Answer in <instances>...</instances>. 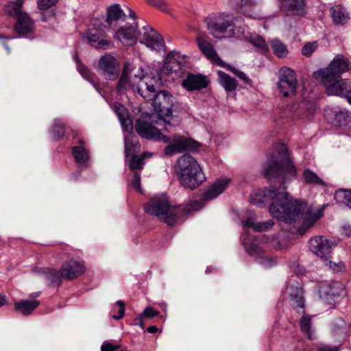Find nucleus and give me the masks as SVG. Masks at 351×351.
Listing matches in <instances>:
<instances>
[{
  "label": "nucleus",
  "mask_w": 351,
  "mask_h": 351,
  "mask_svg": "<svg viewBox=\"0 0 351 351\" xmlns=\"http://www.w3.org/2000/svg\"><path fill=\"white\" fill-rule=\"evenodd\" d=\"M264 176L279 182V188L271 186L254 191L250 196L251 204L263 208L269 204L270 215L279 221L291 224L302 214L306 206L298 199L289 197L287 184L297 176V169L292 162L287 147L284 143L276 145L263 165Z\"/></svg>",
  "instance_id": "1"
},
{
  "label": "nucleus",
  "mask_w": 351,
  "mask_h": 351,
  "mask_svg": "<svg viewBox=\"0 0 351 351\" xmlns=\"http://www.w3.org/2000/svg\"><path fill=\"white\" fill-rule=\"evenodd\" d=\"M229 182L228 178L215 182L202 194L199 200H195L189 204L171 205L166 199L154 197L145 205L144 209L147 213L158 217L169 226H173L193 211L202 208L207 201L222 193Z\"/></svg>",
  "instance_id": "2"
},
{
  "label": "nucleus",
  "mask_w": 351,
  "mask_h": 351,
  "mask_svg": "<svg viewBox=\"0 0 351 351\" xmlns=\"http://www.w3.org/2000/svg\"><path fill=\"white\" fill-rule=\"evenodd\" d=\"M349 69V60L343 56H337L328 67L315 71L313 76L325 87L328 95L344 97L351 105V86L341 77L342 73Z\"/></svg>",
  "instance_id": "3"
},
{
  "label": "nucleus",
  "mask_w": 351,
  "mask_h": 351,
  "mask_svg": "<svg viewBox=\"0 0 351 351\" xmlns=\"http://www.w3.org/2000/svg\"><path fill=\"white\" fill-rule=\"evenodd\" d=\"M176 170L180 184L191 190L199 186L206 179L197 161L189 154H185L178 159Z\"/></svg>",
  "instance_id": "4"
},
{
  "label": "nucleus",
  "mask_w": 351,
  "mask_h": 351,
  "mask_svg": "<svg viewBox=\"0 0 351 351\" xmlns=\"http://www.w3.org/2000/svg\"><path fill=\"white\" fill-rule=\"evenodd\" d=\"M176 98L167 90L159 91L156 95L152 106L158 119L166 125L176 126L179 123L177 116L173 114Z\"/></svg>",
  "instance_id": "5"
},
{
  "label": "nucleus",
  "mask_w": 351,
  "mask_h": 351,
  "mask_svg": "<svg viewBox=\"0 0 351 351\" xmlns=\"http://www.w3.org/2000/svg\"><path fill=\"white\" fill-rule=\"evenodd\" d=\"M228 15L224 13L212 14L206 19V26L210 33L215 38H232L235 36L234 23L226 19Z\"/></svg>",
  "instance_id": "6"
},
{
  "label": "nucleus",
  "mask_w": 351,
  "mask_h": 351,
  "mask_svg": "<svg viewBox=\"0 0 351 351\" xmlns=\"http://www.w3.org/2000/svg\"><path fill=\"white\" fill-rule=\"evenodd\" d=\"M200 143L194 139L181 135H174L171 141L165 147L164 154L167 156H172L185 152L198 151Z\"/></svg>",
  "instance_id": "7"
},
{
  "label": "nucleus",
  "mask_w": 351,
  "mask_h": 351,
  "mask_svg": "<svg viewBox=\"0 0 351 351\" xmlns=\"http://www.w3.org/2000/svg\"><path fill=\"white\" fill-rule=\"evenodd\" d=\"M95 68L97 72L107 80H115L120 75L119 61L110 53L101 56Z\"/></svg>",
  "instance_id": "8"
},
{
  "label": "nucleus",
  "mask_w": 351,
  "mask_h": 351,
  "mask_svg": "<svg viewBox=\"0 0 351 351\" xmlns=\"http://www.w3.org/2000/svg\"><path fill=\"white\" fill-rule=\"evenodd\" d=\"M298 86V80L295 71L287 66L282 67L279 71L277 87L279 92L285 97L295 95Z\"/></svg>",
  "instance_id": "9"
},
{
  "label": "nucleus",
  "mask_w": 351,
  "mask_h": 351,
  "mask_svg": "<svg viewBox=\"0 0 351 351\" xmlns=\"http://www.w3.org/2000/svg\"><path fill=\"white\" fill-rule=\"evenodd\" d=\"M180 58L179 53L176 51H170L167 53L163 66L158 73V77L160 82L166 81V75L169 76L175 73V77H180L183 73L182 67L184 62L179 60Z\"/></svg>",
  "instance_id": "10"
},
{
  "label": "nucleus",
  "mask_w": 351,
  "mask_h": 351,
  "mask_svg": "<svg viewBox=\"0 0 351 351\" xmlns=\"http://www.w3.org/2000/svg\"><path fill=\"white\" fill-rule=\"evenodd\" d=\"M286 292L291 307L298 313H305V298L301 283L295 280H289L287 284Z\"/></svg>",
  "instance_id": "11"
},
{
  "label": "nucleus",
  "mask_w": 351,
  "mask_h": 351,
  "mask_svg": "<svg viewBox=\"0 0 351 351\" xmlns=\"http://www.w3.org/2000/svg\"><path fill=\"white\" fill-rule=\"evenodd\" d=\"M280 11L286 16H304L307 13L306 0H277Z\"/></svg>",
  "instance_id": "12"
},
{
  "label": "nucleus",
  "mask_w": 351,
  "mask_h": 351,
  "mask_svg": "<svg viewBox=\"0 0 351 351\" xmlns=\"http://www.w3.org/2000/svg\"><path fill=\"white\" fill-rule=\"evenodd\" d=\"M344 294V286L339 281H333L331 282H324L319 286V295L321 299L328 304H332L336 298Z\"/></svg>",
  "instance_id": "13"
},
{
  "label": "nucleus",
  "mask_w": 351,
  "mask_h": 351,
  "mask_svg": "<svg viewBox=\"0 0 351 351\" xmlns=\"http://www.w3.org/2000/svg\"><path fill=\"white\" fill-rule=\"evenodd\" d=\"M87 42L97 49H107L109 48L110 41L102 26L88 29L85 32Z\"/></svg>",
  "instance_id": "14"
},
{
  "label": "nucleus",
  "mask_w": 351,
  "mask_h": 351,
  "mask_svg": "<svg viewBox=\"0 0 351 351\" xmlns=\"http://www.w3.org/2000/svg\"><path fill=\"white\" fill-rule=\"evenodd\" d=\"M325 116L327 121L335 127L351 129V113L347 110L334 108L326 112Z\"/></svg>",
  "instance_id": "15"
},
{
  "label": "nucleus",
  "mask_w": 351,
  "mask_h": 351,
  "mask_svg": "<svg viewBox=\"0 0 351 351\" xmlns=\"http://www.w3.org/2000/svg\"><path fill=\"white\" fill-rule=\"evenodd\" d=\"M209 84L207 76L201 73H188L182 82V86L188 92L200 91L206 88Z\"/></svg>",
  "instance_id": "16"
},
{
  "label": "nucleus",
  "mask_w": 351,
  "mask_h": 351,
  "mask_svg": "<svg viewBox=\"0 0 351 351\" xmlns=\"http://www.w3.org/2000/svg\"><path fill=\"white\" fill-rule=\"evenodd\" d=\"M143 34L140 42L153 50L160 51L165 47L162 36L149 26L143 27Z\"/></svg>",
  "instance_id": "17"
},
{
  "label": "nucleus",
  "mask_w": 351,
  "mask_h": 351,
  "mask_svg": "<svg viewBox=\"0 0 351 351\" xmlns=\"http://www.w3.org/2000/svg\"><path fill=\"white\" fill-rule=\"evenodd\" d=\"M84 271L85 265L84 263L74 259L63 263L60 269L61 276L69 280L78 278Z\"/></svg>",
  "instance_id": "18"
},
{
  "label": "nucleus",
  "mask_w": 351,
  "mask_h": 351,
  "mask_svg": "<svg viewBox=\"0 0 351 351\" xmlns=\"http://www.w3.org/2000/svg\"><path fill=\"white\" fill-rule=\"evenodd\" d=\"M309 250L317 256L328 259L330 257L331 246L328 239L323 237H316L308 241Z\"/></svg>",
  "instance_id": "19"
},
{
  "label": "nucleus",
  "mask_w": 351,
  "mask_h": 351,
  "mask_svg": "<svg viewBox=\"0 0 351 351\" xmlns=\"http://www.w3.org/2000/svg\"><path fill=\"white\" fill-rule=\"evenodd\" d=\"M73 136V143H78V145L72 147V155L79 167L85 165L89 159L88 152L84 147V141L77 136V133L72 130Z\"/></svg>",
  "instance_id": "20"
},
{
  "label": "nucleus",
  "mask_w": 351,
  "mask_h": 351,
  "mask_svg": "<svg viewBox=\"0 0 351 351\" xmlns=\"http://www.w3.org/2000/svg\"><path fill=\"white\" fill-rule=\"evenodd\" d=\"M141 33L137 30V24L134 23L126 27H121L115 34L118 38L124 45L130 46L136 43L137 37Z\"/></svg>",
  "instance_id": "21"
},
{
  "label": "nucleus",
  "mask_w": 351,
  "mask_h": 351,
  "mask_svg": "<svg viewBox=\"0 0 351 351\" xmlns=\"http://www.w3.org/2000/svg\"><path fill=\"white\" fill-rule=\"evenodd\" d=\"M313 104L302 101L300 104H293L291 107V117L293 119H310L315 111Z\"/></svg>",
  "instance_id": "22"
},
{
  "label": "nucleus",
  "mask_w": 351,
  "mask_h": 351,
  "mask_svg": "<svg viewBox=\"0 0 351 351\" xmlns=\"http://www.w3.org/2000/svg\"><path fill=\"white\" fill-rule=\"evenodd\" d=\"M14 29L20 37H26L29 34L32 33L34 22L27 14H20L17 18Z\"/></svg>",
  "instance_id": "23"
},
{
  "label": "nucleus",
  "mask_w": 351,
  "mask_h": 351,
  "mask_svg": "<svg viewBox=\"0 0 351 351\" xmlns=\"http://www.w3.org/2000/svg\"><path fill=\"white\" fill-rule=\"evenodd\" d=\"M130 73V64L128 62H125L123 65L120 78L119 79L116 86V90L118 93L124 94L129 89L133 88V85L129 77Z\"/></svg>",
  "instance_id": "24"
},
{
  "label": "nucleus",
  "mask_w": 351,
  "mask_h": 351,
  "mask_svg": "<svg viewBox=\"0 0 351 351\" xmlns=\"http://www.w3.org/2000/svg\"><path fill=\"white\" fill-rule=\"evenodd\" d=\"M157 317L164 322L163 316L160 312L151 306L145 307L143 312L136 316L134 319V325L139 326L142 329H145V322L147 319H151Z\"/></svg>",
  "instance_id": "25"
},
{
  "label": "nucleus",
  "mask_w": 351,
  "mask_h": 351,
  "mask_svg": "<svg viewBox=\"0 0 351 351\" xmlns=\"http://www.w3.org/2000/svg\"><path fill=\"white\" fill-rule=\"evenodd\" d=\"M197 44L199 49L208 59L214 61L218 65H224L223 62L218 56L216 51L210 43L204 38H198Z\"/></svg>",
  "instance_id": "26"
},
{
  "label": "nucleus",
  "mask_w": 351,
  "mask_h": 351,
  "mask_svg": "<svg viewBox=\"0 0 351 351\" xmlns=\"http://www.w3.org/2000/svg\"><path fill=\"white\" fill-rule=\"evenodd\" d=\"M158 128L148 121L138 119L135 123V130L137 134L143 138L152 140Z\"/></svg>",
  "instance_id": "27"
},
{
  "label": "nucleus",
  "mask_w": 351,
  "mask_h": 351,
  "mask_svg": "<svg viewBox=\"0 0 351 351\" xmlns=\"http://www.w3.org/2000/svg\"><path fill=\"white\" fill-rule=\"evenodd\" d=\"M330 16L332 22L336 25H343L349 19V13L342 5H336L330 9Z\"/></svg>",
  "instance_id": "28"
},
{
  "label": "nucleus",
  "mask_w": 351,
  "mask_h": 351,
  "mask_svg": "<svg viewBox=\"0 0 351 351\" xmlns=\"http://www.w3.org/2000/svg\"><path fill=\"white\" fill-rule=\"evenodd\" d=\"M125 14L121 9L119 4H114L107 9L106 23L110 27H112L114 23H117L120 19H125Z\"/></svg>",
  "instance_id": "29"
},
{
  "label": "nucleus",
  "mask_w": 351,
  "mask_h": 351,
  "mask_svg": "<svg viewBox=\"0 0 351 351\" xmlns=\"http://www.w3.org/2000/svg\"><path fill=\"white\" fill-rule=\"evenodd\" d=\"M45 280L49 282V286L51 287H59L62 285V279L60 272L53 268L45 267L41 269Z\"/></svg>",
  "instance_id": "30"
},
{
  "label": "nucleus",
  "mask_w": 351,
  "mask_h": 351,
  "mask_svg": "<svg viewBox=\"0 0 351 351\" xmlns=\"http://www.w3.org/2000/svg\"><path fill=\"white\" fill-rule=\"evenodd\" d=\"M40 302L34 300H22L14 303V309L23 315L27 316L32 313L38 306Z\"/></svg>",
  "instance_id": "31"
},
{
  "label": "nucleus",
  "mask_w": 351,
  "mask_h": 351,
  "mask_svg": "<svg viewBox=\"0 0 351 351\" xmlns=\"http://www.w3.org/2000/svg\"><path fill=\"white\" fill-rule=\"evenodd\" d=\"M230 5L237 13L250 16L253 8V1L252 0H231Z\"/></svg>",
  "instance_id": "32"
},
{
  "label": "nucleus",
  "mask_w": 351,
  "mask_h": 351,
  "mask_svg": "<svg viewBox=\"0 0 351 351\" xmlns=\"http://www.w3.org/2000/svg\"><path fill=\"white\" fill-rule=\"evenodd\" d=\"M140 147L141 145L136 135L131 133L125 136V154L126 158L129 157L130 155L132 156V154H136Z\"/></svg>",
  "instance_id": "33"
},
{
  "label": "nucleus",
  "mask_w": 351,
  "mask_h": 351,
  "mask_svg": "<svg viewBox=\"0 0 351 351\" xmlns=\"http://www.w3.org/2000/svg\"><path fill=\"white\" fill-rule=\"evenodd\" d=\"M217 74L219 83L226 92H232L236 90L238 82L234 77L221 71H219Z\"/></svg>",
  "instance_id": "34"
},
{
  "label": "nucleus",
  "mask_w": 351,
  "mask_h": 351,
  "mask_svg": "<svg viewBox=\"0 0 351 351\" xmlns=\"http://www.w3.org/2000/svg\"><path fill=\"white\" fill-rule=\"evenodd\" d=\"M274 225V222L272 220H268L261 223H254L252 218H247L244 221V226L248 228H252L256 232H264L271 228Z\"/></svg>",
  "instance_id": "35"
},
{
  "label": "nucleus",
  "mask_w": 351,
  "mask_h": 351,
  "mask_svg": "<svg viewBox=\"0 0 351 351\" xmlns=\"http://www.w3.org/2000/svg\"><path fill=\"white\" fill-rule=\"evenodd\" d=\"M23 5V0L10 1L5 6V12L10 16H16L18 18L20 14H27L21 11Z\"/></svg>",
  "instance_id": "36"
},
{
  "label": "nucleus",
  "mask_w": 351,
  "mask_h": 351,
  "mask_svg": "<svg viewBox=\"0 0 351 351\" xmlns=\"http://www.w3.org/2000/svg\"><path fill=\"white\" fill-rule=\"evenodd\" d=\"M271 47L273 53L279 58L287 57L289 50L287 46L279 39L276 38L271 41Z\"/></svg>",
  "instance_id": "37"
},
{
  "label": "nucleus",
  "mask_w": 351,
  "mask_h": 351,
  "mask_svg": "<svg viewBox=\"0 0 351 351\" xmlns=\"http://www.w3.org/2000/svg\"><path fill=\"white\" fill-rule=\"evenodd\" d=\"M50 134L53 140L60 141L65 135L64 123L60 119H56L50 130Z\"/></svg>",
  "instance_id": "38"
},
{
  "label": "nucleus",
  "mask_w": 351,
  "mask_h": 351,
  "mask_svg": "<svg viewBox=\"0 0 351 351\" xmlns=\"http://www.w3.org/2000/svg\"><path fill=\"white\" fill-rule=\"evenodd\" d=\"M334 198L337 202L345 204L351 209V189H339L337 190Z\"/></svg>",
  "instance_id": "39"
},
{
  "label": "nucleus",
  "mask_w": 351,
  "mask_h": 351,
  "mask_svg": "<svg viewBox=\"0 0 351 351\" xmlns=\"http://www.w3.org/2000/svg\"><path fill=\"white\" fill-rule=\"evenodd\" d=\"M247 41L257 48L262 53L269 52V48L266 44L265 40L261 36H251L247 38Z\"/></svg>",
  "instance_id": "40"
},
{
  "label": "nucleus",
  "mask_w": 351,
  "mask_h": 351,
  "mask_svg": "<svg viewBox=\"0 0 351 351\" xmlns=\"http://www.w3.org/2000/svg\"><path fill=\"white\" fill-rule=\"evenodd\" d=\"M324 215V208L317 210L315 213L308 211L303 219L302 223L307 228L312 227L314 223Z\"/></svg>",
  "instance_id": "41"
},
{
  "label": "nucleus",
  "mask_w": 351,
  "mask_h": 351,
  "mask_svg": "<svg viewBox=\"0 0 351 351\" xmlns=\"http://www.w3.org/2000/svg\"><path fill=\"white\" fill-rule=\"evenodd\" d=\"M304 181L307 184L325 186L324 182L313 171L305 169L302 173Z\"/></svg>",
  "instance_id": "42"
},
{
  "label": "nucleus",
  "mask_w": 351,
  "mask_h": 351,
  "mask_svg": "<svg viewBox=\"0 0 351 351\" xmlns=\"http://www.w3.org/2000/svg\"><path fill=\"white\" fill-rule=\"evenodd\" d=\"M145 154L146 152H144L142 155L139 156L136 154H132L128 164V166L132 171L135 172L136 171L143 169L145 164L144 158Z\"/></svg>",
  "instance_id": "43"
},
{
  "label": "nucleus",
  "mask_w": 351,
  "mask_h": 351,
  "mask_svg": "<svg viewBox=\"0 0 351 351\" xmlns=\"http://www.w3.org/2000/svg\"><path fill=\"white\" fill-rule=\"evenodd\" d=\"M301 317L299 322L301 331L305 334L309 339H313L311 332V317L308 315H304Z\"/></svg>",
  "instance_id": "44"
},
{
  "label": "nucleus",
  "mask_w": 351,
  "mask_h": 351,
  "mask_svg": "<svg viewBox=\"0 0 351 351\" xmlns=\"http://www.w3.org/2000/svg\"><path fill=\"white\" fill-rule=\"evenodd\" d=\"M243 245L247 253L251 256L258 254L261 252V248L255 240L251 241L248 239L247 241H245Z\"/></svg>",
  "instance_id": "45"
},
{
  "label": "nucleus",
  "mask_w": 351,
  "mask_h": 351,
  "mask_svg": "<svg viewBox=\"0 0 351 351\" xmlns=\"http://www.w3.org/2000/svg\"><path fill=\"white\" fill-rule=\"evenodd\" d=\"M229 70L235 76H237L238 78H239L245 85L252 86V80L248 76H247V75L244 72H243L233 66H230Z\"/></svg>",
  "instance_id": "46"
},
{
  "label": "nucleus",
  "mask_w": 351,
  "mask_h": 351,
  "mask_svg": "<svg viewBox=\"0 0 351 351\" xmlns=\"http://www.w3.org/2000/svg\"><path fill=\"white\" fill-rule=\"evenodd\" d=\"M77 69L78 72L86 79L89 80L91 78L93 73L88 69V68L82 63L77 58L76 60Z\"/></svg>",
  "instance_id": "47"
},
{
  "label": "nucleus",
  "mask_w": 351,
  "mask_h": 351,
  "mask_svg": "<svg viewBox=\"0 0 351 351\" xmlns=\"http://www.w3.org/2000/svg\"><path fill=\"white\" fill-rule=\"evenodd\" d=\"M318 44L316 41L305 44L302 49V53L306 57H310L317 49Z\"/></svg>",
  "instance_id": "48"
},
{
  "label": "nucleus",
  "mask_w": 351,
  "mask_h": 351,
  "mask_svg": "<svg viewBox=\"0 0 351 351\" xmlns=\"http://www.w3.org/2000/svg\"><path fill=\"white\" fill-rule=\"evenodd\" d=\"M137 92L145 100L147 101H153L156 95H157L148 92L147 89L144 88L143 86H141L140 85L137 86Z\"/></svg>",
  "instance_id": "49"
},
{
  "label": "nucleus",
  "mask_w": 351,
  "mask_h": 351,
  "mask_svg": "<svg viewBox=\"0 0 351 351\" xmlns=\"http://www.w3.org/2000/svg\"><path fill=\"white\" fill-rule=\"evenodd\" d=\"M58 2V0H38L37 4L39 10H45L53 5Z\"/></svg>",
  "instance_id": "50"
},
{
  "label": "nucleus",
  "mask_w": 351,
  "mask_h": 351,
  "mask_svg": "<svg viewBox=\"0 0 351 351\" xmlns=\"http://www.w3.org/2000/svg\"><path fill=\"white\" fill-rule=\"evenodd\" d=\"M116 304L119 306V311H118V315H113L112 316V317L114 319H117H117H121L124 316L125 311V303L122 300H118L116 302Z\"/></svg>",
  "instance_id": "51"
},
{
  "label": "nucleus",
  "mask_w": 351,
  "mask_h": 351,
  "mask_svg": "<svg viewBox=\"0 0 351 351\" xmlns=\"http://www.w3.org/2000/svg\"><path fill=\"white\" fill-rule=\"evenodd\" d=\"M147 1L149 4L162 11H166L167 9V4L165 0H147Z\"/></svg>",
  "instance_id": "52"
},
{
  "label": "nucleus",
  "mask_w": 351,
  "mask_h": 351,
  "mask_svg": "<svg viewBox=\"0 0 351 351\" xmlns=\"http://www.w3.org/2000/svg\"><path fill=\"white\" fill-rule=\"evenodd\" d=\"M119 120L121 122V125L123 126V130H125L127 132H129L130 134H131L133 130V123L132 120L126 117L121 118Z\"/></svg>",
  "instance_id": "53"
},
{
  "label": "nucleus",
  "mask_w": 351,
  "mask_h": 351,
  "mask_svg": "<svg viewBox=\"0 0 351 351\" xmlns=\"http://www.w3.org/2000/svg\"><path fill=\"white\" fill-rule=\"evenodd\" d=\"M132 185L138 192H141V175L136 171L134 172L133 178L132 180Z\"/></svg>",
  "instance_id": "54"
},
{
  "label": "nucleus",
  "mask_w": 351,
  "mask_h": 351,
  "mask_svg": "<svg viewBox=\"0 0 351 351\" xmlns=\"http://www.w3.org/2000/svg\"><path fill=\"white\" fill-rule=\"evenodd\" d=\"M156 131L157 132H156L154 134V138H153L152 140L162 142L165 143H169L171 142V139L169 136L162 134L158 129H157Z\"/></svg>",
  "instance_id": "55"
},
{
  "label": "nucleus",
  "mask_w": 351,
  "mask_h": 351,
  "mask_svg": "<svg viewBox=\"0 0 351 351\" xmlns=\"http://www.w3.org/2000/svg\"><path fill=\"white\" fill-rule=\"evenodd\" d=\"M115 112L119 119L125 117L126 109L121 104H116L114 105Z\"/></svg>",
  "instance_id": "56"
},
{
  "label": "nucleus",
  "mask_w": 351,
  "mask_h": 351,
  "mask_svg": "<svg viewBox=\"0 0 351 351\" xmlns=\"http://www.w3.org/2000/svg\"><path fill=\"white\" fill-rule=\"evenodd\" d=\"M119 348V346L106 341L101 345V351H116Z\"/></svg>",
  "instance_id": "57"
},
{
  "label": "nucleus",
  "mask_w": 351,
  "mask_h": 351,
  "mask_svg": "<svg viewBox=\"0 0 351 351\" xmlns=\"http://www.w3.org/2000/svg\"><path fill=\"white\" fill-rule=\"evenodd\" d=\"M140 86H143L144 88L147 89V91L154 94H157L159 91L157 90L156 88L152 84L147 82H143Z\"/></svg>",
  "instance_id": "58"
},
{
  "label": "nucleus",
  "mask_w": 351,
  "mask_h": 351,
  "mask_svg": "<svg viewBox=\"0 0 351 351\" xmlns=\"http://www.w3.org/2000/svg\"><path fill=\"white\" fill-rule=\"evenodd\" d=\"M318 351H339V346H330L328 345H323L318 348Z\"/></svg>",
  "instance_id": "59"
},
{
  "label": "nucleus",
  "mask_w": 351,
  "mask_h": 351,
  "mask_svg": "<svg viewBox=\"0 0 351 351\" xmlns=\"http://www.w3.org/2000/svg\"><path fill=\"white\" fill-rule=\"evenodd\" d=\"M342 234L348 237H351V226L344 225L342 229Z\"/></svg>",
  "instance_id": "60"
},
{
  "label": "nucleus",
  "mask_w": 351,
  "mask_h": 351,
  "mask_svg": "<svg viewBox=\"0 0 351 351\" xmlns=\"http://www.w3.org/2000/svg\"><path fill=\"white\" fill-rule=\"evenodd\" d=\"M290 267L295 272V273H298V274H300V273H302L303 271V268H300V266H299V264L297 263V262H294L291 265H290Z\"/></svg>",
  "instance_id": "61"
},
{
  "label": "nucleus",
  "mask_w": 351,
  "mask_h": 351,
  "mask_svg": "<svg viewBox=\"0 0 351 351\" xmlns=\"http://www.w3.org/2000/svg\"><path fill=\"white\" fill-rule=\"evenodd\" d=\"M309 228H307L306 226H304V223H302L300 226L298 228L297 232H298V234H299L300 235L302 236V235H304L308 231V230Z\"/></svg>",
  "instance_id": "62"
},
{
  "label": "nucleus",
  "mask_w": 351,
  "mask_h": 351,
  "mask_svg": "<svg viewBox=\"0 0 351 351\" xmlns=\"http://www.w3.org/2000/svg\"><path fill=\"white\" fill-rule=\"evenodd\" d=\"M309 228H307L306 226H304V223H302L300 226L298 228L297 232H298V234H299L300 235L302 236V235H304L308 231V230Z\"/></svg>",
  "instance_id": "63"
},
{
  "label": "nucleus",
  "mask_w": 351,
  "mask_h": 351,
  "mask_svg": "<svg viewBox=\"0 0 351 351\" xmlns=\"http://www.w3.org/2000/svg\"><path fill=\"white\" fill-rule=\"evenodd\" d=\"M8 302V297L5 295L0 293V307L6 305Z\"/></svg>",
  "instance_id": "64"
}]
</instances>
